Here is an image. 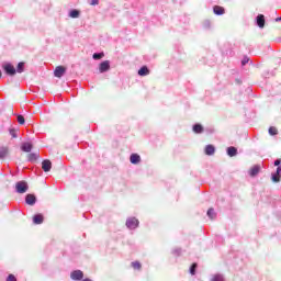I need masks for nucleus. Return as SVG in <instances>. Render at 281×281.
Listing matches in <instances>:
<instances>
[{"mask_svg": "<svg viewBox=\"0 0 281 281\" xmlns=\"http://www.w3.org/2000/svg\"><path fill=\"white\" fill-rule=\"evenodd\" d=\"M7 156H8V148L1 147L0 148V159H5Z\"/></svg>", "mask_w": 281, "mask_h": 281, "instance_id": "412c9836", "label": "nucleus"}, {"mask_svg": "<svg viewBox=\"0 0 281 281\" xmlns=\"http://www.w3.org/2000/svg\"><path fill=\"white\" fill-rule=\"evenodd\" d=\"M148 74H150V70L148 69V67L143 66L139 70H138V76H148Z\"/></svg>", "mask_w": 281, "mask_h": 281, "instance_id": "6ab92c4d", "label": "nucleus"}, {"mask_svg": "<svg viewBox=\"0 0 281 281\" xmlns=\"http://www.w3.org/2000/svg\"><path fill=\"white\" fill-rule=\"evenodd\" d=\"M139 226V220L135 218V217H130L126 221V227L128 229H136V227Z\"/></svg>", "mask_w": 281, "mask_h": 281, "instance_id": "7ed1b4c3", "label": "nucleus"}, {"mask_svg": "<svg viewBox=\"0 0 281 281\" xmlns=\"http://www.w3.org/2000/svg\"><path fill=\"white\" fill-rule=\"evenodd\" d=\"M81 281H92V280L87 278V279H82Z\"/></svg>", "mask_w": 281, "mask_h": 281, "instance_id": "c9c22d12", "label": "nucleus"}, {"mask_svg": "<svg viewBox=\"0 0 281 281\" xmlns=\"http://www.w3.org/2000/svg\"><path fill=\"white\" fill-rule=\"evenodd\" d=\"M43 221H44V217H43L42 214H36V215H34V217H33V223H34L35 225H42Z\"/></svg>", "mask_w": 281, "mask_h": 281, "instance_id": "9b49d317", "label": "nucleus"}, {"mask_svg": "<svg viewBox=\"0 0 281 281\" xmlns=\"http://www.w3.org/2000/svg\"><path fill=\"white\" fill-rule=\"evenodd\" d=\"M82 278H85V272H82L81 270H74L72 272H70V279L74 281H80L82 280Z\"/></svg>", "mask_w": 281, "mask_h": 281, "instance_id": "20e7f679", "label": "nucleus"}, {"mask_svg": "<svg viewBox=\"0 0 281 281\" xmlns=\"http://www.w3.org/2000/svg\"><path fill=\"white\" fill-rule=\"evenodd\" d=\"M213 12L214 14H217L218 16H221V14H225V9L223 7L215 5L213 8Z\"/></svg>", "mask_w": 281, "mask_h": 281, "instance_id": "4468645a", "label": "nucleus"}, {"mask_svg": "<svg viewBox=\"0 0 281 281\" xmlns=\"http://www.w3.org/2000/svg\"><path fill=\"white\" fill-rule=\"evenodd\" d=\"M18 122L19 124H25V117H23V115H18Z\"/></svg>", "mask_w": 281, "mask_h": 281, "instance_id": "7c9ffc66", "label": "nucleus"}, {"mask_svg": "<svg viewBox=\"0 0 281 281\" xmlns=\"http://www.w3.org/2000/svg\"><path fill=\"white\" fill-rule=\"evenodd\" d=\"M1 76H2V72H1V70H0V78H1Z\"/></svg>", "mask_w": 281, "mask_h": 281, "instance_id": "4c0bfd02", "label": "nucleus"}, {"mask_svg": "<svg viewBox=\"0 0 281 281\" xmlns=\"http://www.w3.org/2000/svg\"><path fill=\"white\" fill-rule=\"evenodd\" d=\"M132 267H133V269L139 270V269H142V263H139V261H133Z\"/></svg>", "mask_w": 281, "mask_h": 281, "instance_id": "bb28decb", "label": "nucleus"}, {"mask_svg": "<svg viewBox=\"0 0 281 281\" xmlns=\"http://www.w3.org/2000/svg\"><path fill=\"white\" fill-rule=\"evenodd\" d=\"M42 169L44 170V172H49V170H52V161L47 159L43 160Z\"/></svg>", "mask_w": 281, "mask_h": 281, "instance_id": "6e6552de", "label": "nucleus"}, {"mask_svg": "<svg viewBox=\"0 0 281 281\" xmlns=\"http://www.w3.org/2000/svg\"><path fill=\"white\" fill-rule=\"evenodd\" d=\"M9 133H10L11 137H13V138L19 137V135H18L19 130L11 128V130H9Z\"/></svg>", "mask_w": 281, "mask_h": 281, "instance_id": "a878e982", "label": "nucleus"}, {"mask_svg": "<svg viewBox=\"0 0 281 281\" xmlns=\"http://www.w3.org/2000/svg\"><path fill=\"white\" fill-rule=\"evenodd\" d=\"M67 71V68L63 66H57L54 71L55 78H61L65 76V72Z\"/></svg>", "mask_w": 281, "mask_h": 281, "instance_id": "39448f33", "label": "nucleus"}, {"mask_svg": "<svg viewBox=\"0 0 281 281\" xmlns=\"http://www.w3.org/2000/svg\"><path fill=\"white\" fill-rule=\"evenodd\" d=\"M2 69L5 71L7 76H15L16 75V68L10 63H5L2 65Z\"/></svg>", "mask_w": 281, "mask_h": 281, "instance_id": "f03ea898", "label": "nucleus"}, {"mask_svg": "<svg viewBox=\"0 0 281 281\" xmlns=\"http://www.w3.org/2000/svg\"><path fill=\"white\" fill-rule=\"evenodd\" d=\"M268 133H269V135H276L278 133V128L271 126V127H269Z\"/></svg>", "mask_w": 281, "mask_h": 281, "instance_id": "c85d7f7f", "label": "nucleus"}, {"mask_svg": "<svg viewBox=\"0 0 281 281\" xmlns=\"http://www.w3.org/2000/svg\"><path fill=\"white\" fill-rule=\"evenodd\" d=\"M277 22L281 21V16L276 19Z\"/></svg>", "mask_w": 281, "mask_h": 281, "instance_id": "e433bc0d", "label": "nucleus"}, {"mask_svg": "<svg viewBox=\"0 0 281 281\" xmlns=\"http://www.w3.org/2000/svg\"><path fill=\"white\" fill-rule=\"evenodd\" d=\"M260 172V166L256 165L249 170L250 177H256Z\"/></svg>", "mask_w": 281, "mask_h": 281, "instance_id": "dca6fc26", "label": "nucleus"}, {"mask_svg": "<svg viewBox=\"0 0 281 281\" xmlns=\"http://www.w3.org/2000/svg\"><path fill=\"white\" fill-rule=\"evenodd\" d=\"M227 155L228 157H236L238 155V149H236V147H228Z\"/></svg>", "mask_w": 281, "mask_h": 281, "instance_id": "ddd939ff", "label": "nucleus"}, {"mask_svg": "<svg viewBox=\"0 0 281 281\" xmlns=\"http://www.w3.org/2000/svg\"><path fill=\"white\" fill-rule=\"evenodd\" d=\"M69 16H70V19H78V18L80 16V11H78V10H71V11L69 12Z\"/></svg>", "mask_w": 281, "mask_h": 281, "instance_id": "aec40b11", "label": "nucleus"}, {"mask_svg": "<svg viewBox=\"0 0 281 281\" xmlns=\"http://www.w3.org/2000/svg\"><path fill=\"white\" fill-rule=\"evenodd\" d=\"M29 189L30 187L25 181H19L15 183V191L18 192V194H25V192H27Z\"/></svg>", "mask_w": 281, "mask_h": 281, "instance_id": "f257e3e1", "label": "nucleus"}, {"mask_svg": "<svg viewBox=\"0 0 281 281\" xmlns=\"http://www.w3.org/2000/svg\"><path fill=\"white\" fill-rule=\"evenodd\" d=\"M280 164H281V160H280V159H277V160L274 161V166H280Z\"/></svg>", "mask_w": 281, "mask_h": 281, "instance_id": "f704fd0d", "label": "nucleus"}, {"mask_svg": "<svg viewBox=\"0 0 281 281\" xmlns=\"http://www.w3.org/2000/svg\"><path fill=\"white\" fill-rule=\"evenodd\" d=\"M7 281H16V277H14V274H9Z\"/></svg>", "mask_w": 281, "mask_h": 281, "instance_id": "473e14b6", "label": "nucleus"}, {"mask_svg": "<svg viewBox=\"0 0 281 281\" xmlns=\"http://www.w3.org/2000/svg\"><path fill=\"white\" fill-rule=\"evenodd\" d=\"M195 271H196V263H193V265L191 266V268H190V273H191V276H194Z\"/></svg>", "mask_w": 281, "mask_h": 281, "instance_id": "c756f323", "label": "nucleus"}, {"mask_svg": "<svg viewBox=\"0 0 281 281\" xmlns=\"http://www.w3.org/2000/svg\"><path fill=\"white\" fill-rule=\"evenodd\" d=\"M216 153V148L213 147V145H207L205 147V155L212 156Z\"/></svg>", "mask_w": 281, "mask_h": 281, "instance_id": "f3484780", "label": "nucleus"}, {"mask_svg": "<svg viewBox=\"0 0 281 281\" xmlns=\"http://www.w3.org/2000/svg\"><path fill=\"white\" fill-rule=\"evenodd\" d=\"M210 281H225V276H223L222 273H215L211 276Z\"/></svg>", "mask_w": 281, "mask_h": 281, "instance_id": "f8f14e48", "label": "nucleus"}, {"mask_svg": "<svg viewBox=\"0 0 281 281\" xmlns=\"http://www.w3.org/2000/svg\"><path fill=\"white\" fill-rule=\"evenodd\" d=\"M21 150L23 153H32V143H22Z\"/></svg>", "mask_w": 281, "mask_h": 281, "instance_id": "9d476101", "label": "nucleus"}, {"mask_svg": "<svg viewBox=\"0 0 281 281\" xmlns=\"http://www.w3.org/2000/svg\"><path fill=\"white\" fill-rule=\"evenodd\" d=\"M257 25H258V27H260V29L265 27V15L259 14V15L257 16Z\"/></svg>", "mask_w": 281, "mask_h": 281, "instance_id": "2eb2a0df", "label": "nucleus"}, {"mask_svg": "<svg viewBox=\"0 0 281 281\" xmlns=\"http://www.w3.org/2000/svg\"><path fill=\"white\" fill-rule=\"evenodd\" d=\"M272 181H273L274 183H280V175L273 173V175H272Z\"/></svg>", "mask_w": 281, "mask_h": 281, "instance_id": "cd10ccee", "label": "nucleus"}, {"mask_svg": "<svg viewBox=\"0 0 281 281\" xmlns=\"http://www.w3.org/2000/svg\"><path fill=\"white\" fill-rule=\"evenodd\" d=\"M206 214L209 218H212V220L216 218V213L214 212V209H209Z\"/></svg>", "mask_w": 281, "mask_h": 281, "instance_id": "b1692460", "label": "nucleus"}, {"mask_svg": "<svg viewBox=\"0 0 281 281\" xmlns=\"http://www.w3.org/2000/svg\"><path fill=\"white\" fill-rule=\"evenodd\" d=\"M248 63H249V58L247 57L241 60L243 66L247 65Z\"/></svg>", "mask_w": 281, "mask_h": 281, "instance_id": "72a5a7b5", "label": "nucleus"}, {"mask_svg": "<svg viewBox=\"0 0 281 281\" xmlns=\"http://www.w3.org/2000/svg\"><path fill=\"white\" fill-rule=\"evenodd\" d=\"M92 58L94 60H100L101 58H104V53H94Z\"/></svg>", "mask_w": 281, "mask_h": 281, "instance_id": "393cba45", "label": "nucleus"}, {"mask_svg": "<svg viewBox=\"0 0 281 281\" xmlns=\"http://www.w3.org/2000/svg\"><path fill=\"white\" fill-rule=\"evenodd\" d=\"M90 5H98L100 0H89Z\"/></svg>", "mask_w": 281, "mask_h": 281, "instance_id": "2f4dec72", "label": "nucleus"}, {"mask_svg": "<svg viewBox=\"0 0 281 281\" xmlns=\"http://www.w3.org/2000/svg\"><path fill=\"white\" fill-rule=\"evenodd\" d=\"M25 71V63L23 61H20L18 64V67H16V70H15V74H23Z\"/></svg>", "mask_w": 281, "mask_h": 281, "instance_id": "a211bd4d", "label": "nucleus"}, {"mask_svg": "<svg viewBox=\"0 0 281 281\" xmlns=\"http://www.w3.org/2000/svg\"><path fill=\"white\" fill-rule=\"evenodd\" d=\"M25 203L27 205H35L36 204V195L35 194H27L25 198Z\"/></svg>", "mask_w": 281, "mask_h": 281, "instance_id": "0eeeda50", "label": "nucleus"}, {"mask_svg": "<svg viewBox=\"0 0 281 281\" xmlns=\"http://www.w3.org/2000/svg\"><path fill=\"white\" fill-rule=\"evenodd\" d=\"M27 159L29 161H36V159H38V154H29Z\"/></svg>", "mask_w": 281, "mask_h": 281, "instance_id": "5701e85b", "label": "nucleus"}, {"mask_svg": "<svg viewBox=\"0 0 281 281\" xmlns=\"http://www.w3.org/2000/svg\"><path fill=\"white\" fill-rule=\"evenodd\" d=\"M131 164L137 165L142 161V157L137 154H132L130 157Z\"/></svg>", "mask_w": 281, "mask_h": 281, "instance_id": "1a4fd4ad", "label": "nucleus"}, {"mask_svg": "<svg viewBox=\"0 0 281 281\" xmlns=\"http://www.w3.org/2000/svg\"><path fill=\"white\" fill-rule=\"evenodd\" d=\"M111 69V63L109 60L102 61L99 66L100 74H104Z\"/></svg>", "mask_w": 281, "mask_h": 281, "instance_id": "423d86ee", "label": "nucleus"}, {"mask_svg": "<svg viewBox=\"0 0 281 281\" xmlns=\"http://www.w3.org/2000/svg\"><path fill=\"white\" fill-rule=\"evenodd\" d=\"M193 133H203V125L201 124L193 125Z\"/></svg>", "mask_w": 281, "mask_h": 281, "instance_id": "4be33fe9", "label": "nucleus"}]
</instances>
